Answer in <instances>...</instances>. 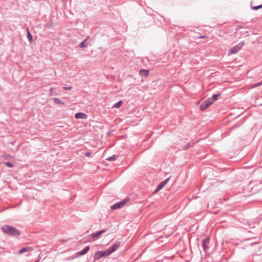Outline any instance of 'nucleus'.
I'll list each match as a JSON object with an SVG mask.
<instances>
[{"label": "nucleus", "mask_w": 262, "mask_h": 262, "mask_svg": "<svg viewBox=\"0 0 262 262\" xmlns=\"http://www.w3.org/2000/svg\"><path fill=\"white\" fill-rule=\"evenodd\" d=\"M85 155L86 156V157H91V155H92V153L91 152H87L85 154Z\"/></svg>", "instance_id": "b1692460"}, {"label": "nucleus", "mask_w": 262, "mask_h": 262, "mask_svg": "<svg viewBox=\"0 0 262 262\" xmlns=\"http://www.w3.org/2000/svg\"><path fill=\"white\" fill-rule=\"evenodd\" d=\"M1 230L6 234L12 237H17L20 235V231L15 227L5 225L1 227Z\"/></svg>", "instance_id": "f257e3e1"}, {"label": "nucleus", "mask_w": 262, "mask_h": 262, "mask_svg": "<svg viewBox=\"0 0 262 262\" xmlns=\"http://www.w3.org/2000/svg\"><path fill=\"white\" fill-rule=\"evenodd\" d=\"M75 118L76 119H85L88 117V115L83 113H77L75 114Z\"/></svg>", "instance_id": "9b49d317"}, {"label": "nucleus", "mask_w": 262, "mask_h": 262, "mask_svg": "<svg viewBox=\"0 0 262 262\" xmlns=\"http://www.w3.org/2000/svg\"><path fill=\"white\" fill-rule=\"evenodd\" d=\"M221 93H217L216 94H213L212 95V98H209V99H210L212 100V103H213V102L216 100L217 99V98L219 96H221Z\"/></svg>", "instance_id": "2eb2a0df"}, {"label": "nucleus", "mask_w": 262, "mask_h": 262, "mask_svg": "<svg viewBox=\"0 0 262 262\" xmlns=\"http://www.w3.org/2000/svg\"><path fill=\"white\" fill-rule=\"evenodd\" d=\"M117 159V156L115 155H113L112 156L109 157L106 160L110 161H113L116 160Z\"/></svg>", "instance_id": "aec40b11"}, {"label": "nucleus", "mask_w": 262, "mask_h": 262, "mask_svg": "<svg viewBox=\"0 0 262 262\" xmlns=\"http://www.w3.org/2000/svg\"><path fill=\"white\" fill-rule=\"evenodd\" d=\"M262 85V82H257L256 83H255L254 85H253V87L255 88V87H257V86H260Z\"/></svg>", "instance_id": "5701e85b"}, {"label": "nucleus", "mask_w": 262, "mask_h": 262, "mask_svg": "<svg viewBox=\"0 0 262 262\" xmlns=\"http://www.w3.org/2000/svg\"><path fill=\"white\" fill-rule=\"evenodd\" d=\"M110 255L107 250L106 251H97L94 255V259L95 260H98L100 258L104 257Z\"/></svg>", "instance_id": "7ed1b4c3"}, {"label": "nucleus", "mask_w": 262, "mask_h": 262, "mask_svg": "<svg viewBox=\"0 0 262 262\" xmlns=\"http://www.w3.org/2000/svg\"><path fill=\"white\" fill-rule=\"evenodd\" d=\"M244 45V42L243 41L239 42L238 44L236 45L229 50L228 54L231 55L237 53L242 49Z\"/></svg>", "instance_id": "f03ea898"}, {"label": "nucleus", "mask_w": 262, "mask_h": 262, "mask_svg": "<svg viewBox=\"0 0 262 262\" xmlns=\"http://www.w3.org/2000/svg\"><path fill=\"white\" fill-rule=\"evenodd\" d=\"M88 37H89L86 38L83 41L80 42V43L79 44V47L80 48H84L86 47L85 42L87 41V40L88 39Z\"/></svg>", "instance_id": "dca6fc26"}, {"label": "nucleus", "mask_w": 262, "mask_h": 262, "mask_svg": "<svg viewBox=\"0 0 262 262\" xmlns=\"http://www.w3.org/2000/svg\"><path fill=\"white\" fill-rule=\"evenodd\" d=\"M106 231V229H103L101 231H99L97 232H96L95 233H93L90 235L91 237L94 238H98V237L101 235L102 233L105 232Z\"/></svg>", "instance_id": "1a4fd4ad"}, {"label": "nucleus", "mask_w": 262, "mask_h": 262, "mask_svg": "<svg viewBox=\"0 0 262 262\" xmlns=\"http://www.w3.org/2000/svg\"><path fill=\"white\" fill-rule=\"evenodd\" d=\"M205 37H206V36H203V35L200 36L199 37V38H205Z\"/></svg>", "instance_id": "a878e982"}, {"label": "nucleus", "mask_w": 262, "mask_h": 262, "mask_svg": "<svg viewBox=\"0 0 262 262\" xmlns=\"http://www.w3.org/2000/svg\"><path fill=\"white\" fill-rule=\"evenodd\" d=\"M90 250V247L89 246H86L83 249L78 252L79 255H83L85 254Z\"/></svg>", "instance_id": "ddd939ff"}, {"label": "nucleus", "mask_w": 262, "mask_h": 262, "mask_svg": "<svg viewBox=\"0 0 262 262\" xmlns=\"http://www.w3.org/2000/svg\"><path fill=\"white\" fill-rule=\"evenodd\" d=\"M212 100L208 98L207 100L204 101L200 105V108L201 111H204L206 108L209 107L212 104Z\"/></svg>", "instance_id": "20e7f679"}, {"label": "nucleus", "mask_w": 262, "mask_h": 262, "mask_svg": "<svg viewBox=\"0 0 262 262\" xmlns=\"http://www.w3.org/2000/svg\"><path fill=\"white\" fill-rule=\"evenodd\" d=\"M27 38L28 39H29V40L31 42L33 40V38H32V36L31 35V34L30 33V32H29V30L28 29V32H27Z\"/></svg>", "instance_id": "a211bd4d"}, {"label": "nucleus", "mask_w": 262, "mask_h": 262, "mask_svg": "<svg viewBox=\"0 0 262 262\" xmlns=\"http://www.w3.org/2000/svg\"><path fill=\"white\" fill-rule=\"evenodd\" d=\"M262 8V4L259 6H254L252 7V9L255 10H258L259 9Z\"/></svg>", "instance_id": "4be33fe9"}, {"label": "nucleus", "mask_w": 262, "mask_h": 262, "mask_svg": "<svg viewBox=\"0 0 262 262\" xmlns=\"http://www.w3.org/2000/svg\"><path fill=\"white\" fill-rule=\"evenodd\" d=\"M123 102L122 100H120V101H119L118 102H117L116 103H115L114 105H113V107H115V108H119L120 107V106L121 105V104H122Z\"/></svg>", "instance_id": "f3484780"}, {"label": "nucleus", "mask_w": 262, "mask_h": 262, "mask_svg": "<svg viewBox=\"0 0 262 262\" xmlns=\"http://www.w3.org/2000/svg\"><path fill=\"white\" fill-rule=\"evenodd\" d=\"M55 88H51L50 89V94L51 96L53 95H57V93L54 92Z\"/></svg>", "instance_id": "6ab92c4d"}, {"label": "nucleus", "mask_w": 262, "mask_h": 262, "mask_svg": "<svg viewBox=\"0 0 262 262\" xmlns=\"http://www.w3.org/2000/svg\"><path fill=\"white\" fill-rule=\"evenodd\" d=\"M39 260H40V259H37V260H36L35 262H39Z\"/></svg>", "instance_id": "bb28decb"}, {"label": "nucleus", "mask_w": 262, "mask_h": 262, "mask_svg": "<svg viewBox=\"0 0 262 262\" xmlns=\"http://www.w3.org/2000/svg\"><path fill=\"white\" fill-rule=\"evenodd\" d=\"M33 250V248L32 247H26L20 249L18 253L19 254H22L26 252L32 251Z\"/></svg>", "instance_id": "9d476101"}, {"label": "nucleus", "mask_w": 262, "mask_h": 262, "mask_svg": "<svg viewBox=\"0 0 262 262\" xmlns=\"http://www.w3.org/2000/svg\"><path fill=\"white\" fill-rule=\"evenodd\" d=\"M5 164L8 167H13V164L11 162H5Z\"/></svg>", "instance_id": "412c9836"}, {"label": "nucleus", "mask_w": 262, "mask_h": 262, "mask_svg": "<svg viewBox=\"0 0 262 262\" xmlns=\"http://www.w3.org/2000/svg\"><path fill=\"white\" fill-rule=\"evenodd\" d=\"M54 101L55 103L58 104L65 105V103L62 102L59 98H54Z\"/></svg>", "instance_id": "4468645a"}, {"label": "nucleus", "mask_w": 262, "mask_h": 262, "mask_svg": "<svg viewBox=\"0 0 262 262\" xmlns=\"http://www.w3.org/2000/svg\"><path fill=\"white\" fill-rule=\"evenodd\" d=\"M170 180V178H167L164 181L161 182L157 187V188L155 190V192H158L161 189H162L165 185L168 182V181Z\"/></svg>", "instance_id": "0eeeda50"}, {"label": "nucleus", "mask_w": 262, "mask_h": 262, "mask_svg": "<svg viewBox=\"0 0 262 262\" xmlns=\"http://www.w3.org/2000/svg\"><path fill=\"white\" fill-rule=\"evenodd\" d=\"M149 71L145 69L140 70L139 74L142 77H146L149 75Z\"/></svg>", "instance_id": "f8f14e48"}, {"label": "nucleus", "mask_w": 262, "mask_h": 262, "mask_svg": "<svg viewBox=\"0 0 262 262\" xmlns=\"http://www.w3.org/2000/svg\"><path fill=\"white\" fill-rule=\"evenodd\" d=\"M127 201H128V200H127V199L123 200L121 201L118 202L117 203H115V204L111 206V208L112 209L115 210V209H117L122 208L126 204V203H127Z\"/></svg>", "instance_id": "39448f33"}, {"label": "nucleus", "mask_w": 262, "mask_h": 262, "mask_svg": "<svg viewBox=\"0 0 262 262\" xmlns=\"http://www.w3.org/2000/svg\"><path fill=\"white\" fill-rule=\"evenodd\" d=\"M72 87L71 86H69V87H63V89L64 90H71L72 89Z\"/></svg>", "instance_id": "393cba45"}, {"label": "nucleus", "mask_w": 262, "mask_h": 262, "mask_svg": "<svg viewBox=\"0 0 262 262\" xmlns=\"http://www.w3.org/2000/svg\"><path fill=\"white\" fill-rule=\"evenodd\" d=\"M210 242V238L206 237L203 241V248L205 252H207L209 249V244Z\"/></svg>", "instance_id": "6e6552de"}, {"label": "nucleus", "mask_w": 262, "mask_h": 262, "mask_svg": "<svg viewBox=\"0 0 262 262\" xmlns=\"http://www.w3.org/2000/svg\"><path fill=\"white\" fill-rule=\"evenodd\" d=\"M120 245V242L119 241H115L114 244L109 247L107 251L108 252V254L110 255L114 251H115L117 249H118Z\"/></svg>", "instance_id": "423d86ee"}]
</instances>
